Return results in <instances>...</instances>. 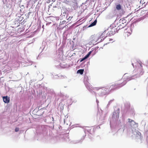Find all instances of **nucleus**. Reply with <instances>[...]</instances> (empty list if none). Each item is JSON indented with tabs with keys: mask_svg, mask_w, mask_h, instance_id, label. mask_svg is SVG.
I'll return each mask as SVG.
<instances>
[{
	"mask_svg": "<svg viewBox=\"0 0 148 148\" xmlns=\"http://www.w3.org/2000/svg\"><path fill=\"white\" fill-rule=\"evenodd\" d=\"M132 32V31L130 29H127L124 32V36L125 38H127L128 37L130 36Z\"/></svg>",
	"mask_w": 148,
	"mask_h": 148,
	"instance_id": "20e7f679",
	"label": "nucleus"
},
{
	"mask_svg": "<svg viewBox=\"0 0 148 148\" xmlns=\"http://www.w3.org/2000/svg\"><path fill=\"white\" fill-rule=\"evenodd\" d=\"M99 40V36L97 35H94L90 37V40L91 43H94Z\"/></svg>",
	"mask_w": 148,
	"mask_h": 148,
	"instance_id": "7ed1b4c3",
	"label": "nucleus"
},
{
	"mask_svg": "<svg viewBox=\"0 0 148 148\" xmlns=\"http://www.w3.org/2000/svg\"><path fill=\"white\" fill-rule=\"evenodd\" d=\"M86 59H85V58L84 57V58L82 59H81L80 60V62H82V61H84V60H85Z\"/></svg>",
	"mask_w": 148,
	"mask_h": 148,
	"instance_id": "dca6fc26",
	"label": "nucleus"
},
{
	"mask_svg": "<svg viewBox=\"0 0 148 148\" xmlns=\"http://www.w3.org/2000/svg\"><path fill=\"white\" fill-rule=\"evenodd\" d=\"M139 64H140V68H142L143 66H142V63H139Z\"/></svg>",
	"mask_w": 148,
	"mask_h": 148,
	"instance_id": "a211bd4d",
	"label": "nucleus"
},
{
	"mask_svg": "<svg viewBox=\"0 0 148 148\" xmlns=\"http://www.w3.org/2000/svg\"><path fill=\"white\" fill-rule=\"evenodd\" d=\"M3 101L5 103H8L10 102V98L7 96L3 97Z\"/></svg>",
	"mask_w": 148,
	"mask_h": 148,
	"instance_id": "0eeeda50",
	"label": "nucleus"
},
{
	"mask_svg": "<svg viewBox=\"0 0 148 148\" xmlns=\"http://www.w3.org/2000/svg\"><path fill=\"white\" fill-rule=\"evenodd\" d=\"M61 105H62V104L61 103H60L59 104V106H60Z\"/></svg>",
	"mask_w": 148,
	"mask_h": 148,
	"instance_id": "412c9836",
	"label": "nucleus"
},
{
	"mask_svg": "<svg viewBox=\"0 0 148 148\" xmlns=\"http://www.w3.org/2000/svg\"><path fill=\"white\" fill-rule=\"evenodd\" d=\"M119 26H120V29H122L124 27V26H121V24H120L118 27H119Z\"/></svg>",
	"mask_w": 148,
	"mask_h": 148,
	"instance_id": "2eb2a0df",
	"label": "nucleus"
},
{
	"mask_svg": "<svg viewBox=\"0 0 148 148\" xmlns=\"http://www.w3.org/2000/svg\"><path fill=\"white\" fill-rule=\"evenodd\" d=\"M89 56V55H88V54H87L85 56L84 58H85V59H87L88 57Z\"/></svg>",
	"mask_w": 148,
	"mask_h": 148,
	"instance_id": "f3484780",
	"label": "nucleus"
},
{
	"mask_svg": "<svg viewBox=\"0 0 148 148\" xmlns=\"http://www.w3.org/2000/svg\"><path fill=\"white\" fill-rule=\"evenodd\" d=\"M19 130V128L18 127H16L15 129V131L16 132H18Z\"/></svg>",
	"mask_w": 148,
	"mask_h": 148,
	"instance_id": "4468645a",
	"label": "nucleus"
},
{
	"mask_svg": "<svg viewBox=\"0 0 148 148\" xmlns=\"http://www.w3.org/2000/svg\"><path fill=\"white\" fill-rule=\"evenodd\" d=\"M127 83V81L123 80V78L120 82L117 83H115L112 85L110 87L109 89L110 91L114 90L117 88L122 87L125 85Z\"/></svg>",
	"mask_w": 148,
	"mask_h": 148,
	"instance_id": "f257e3e1",
	"label": "nucleus"
},
{
	"mask_svg": "<svg viewBox=\"0 0 148 148\" xmlns=\"http://www.w3.org/2000/svg\"><path fill=\"white\" fill-rule=\"evenodd\" d=\"M122 21L123 22H125V21H126L125 20H123Z\"/></svg>",
	"mask_w": 148,
	"mask_h": 148,
	"instance_id": "4be33fe9",
	"label": "nucleus"
},
{
	"mask_svg": "<svg viewBox=\"0 0 148 148\" xmlns=\"http://www.w3.org/2000/svg\"><path fill=\"white\" fill-rule=\"evenodd\" d=\"M116 9L118 10H119L121 9V5H117L116 6Z\"/></svg>",
	"mask_w": 148,
	"mask_h": 148,
	"instance_id": "9b49d317",
	"label": "nucleus"
},
{
	"mask_svg": "<svg viewBox=\"0 0 148 148\" xmlns=\"http://www.w3.org/2000/svg\"><path fill=\"white\" fill-rule=\"evenodd\" d=\"M106 35V32H103L102 34H101L100 36H98L99 40L100 39L99 42L102 41L103 40L106 38L108 36V35L107 36Z\"/></svg>",
	"mask_w": 148,
	"mask_h": 148,
	"instance_id": "39448f33",
	"label": "nucleus"
},
{
	"mask_svg": "<svg viewBox=\"0 0 148 148\" xmlns=\"http://www.w3.org/2000/svg\"><path fill=\"white\" fill-rule=\"evenodd\" d=\"M97 22V20H95L93 23L91 24L89 26V27H92L96 25Z\"/></svg>",
	"mask_w": 148,
	"mask_h": 148,
	"instance_id": "1a4fd4ad",
	"label": "nucleus"
},
{
	"mask_svg": "<svg viewBox=\"0 0 148 148\" xmlns=\"http://www.w3.org/2000/svg\"><path fill=\"white\" fill-rule=\"evenodd\" d=\"M103 91L101 92V94L102 95H105L107 94L106 90H103Z\"/></svg>",
	"mask_w": 148,
	"mask_h": 148,
	"instance_id": "f8f14e48",
	"label": "nucleus"
},
{
	"mask_svg": "<svg viewBox=\"0 0 148 148\" xmlns=\"http://www.w3.org/2000/svg\"><path fill=\"white\" fill-rule=\"evenodd\" d=\"M71 19V17H69V18H68V19Z\"/></svg>",
	"mask_w": 148,
	"mask_h": 148,
	"instance_id": "5701e85b",
	"label": "nucleus"
},
{
	"mask_svg": "<svg viewBox=\"0 0 148 148\" xmlns=\"http://www.w3.org/2000/svg\"><path fill=\"white\" fill-rule=\"evenodd\" d=\"M138 73L139 75H142L144 73V71L143 69L142 68H139L137 70Z\"/></svg>",
	"mask_w": 148,
	"mask_h": 148,
	"instance_id": "6e6552de",
	"label": "nucleus"
},
{
	"mask_svg": "<svg viewBox=\"0 0 148 148\" xmlns=\"http://www.w3.org/2000/svg\"><path fill=\"white\" fill-rule=\"evenodd\" d=\"M132 65H133V66H134V64L133 63H132Z\"/></svg>",
	"mask_w": 148,
	"mask_h": 148,
	"instance_id": "b1692460",
	"label": "nucleus"
},
{
	"mask_svg": "<svg viewBox=\"0 0 148 148\" xmlns=\"http://www.w3.org/2000/svg\"><path fill=\"white\" fill-rule=\"evenodd\" d=\"M91 51H90V52H89L88 53V55H89L91 53Z\"/></svg>",
	"mask_w": 148,
	"mask_h": 148,
	"instance_id": "aec40b11",
	"label": "nucleus"
},
{
	"mask_svg": "<svg viewBox=\"0 0 148 148\" xmlns=\"http://www.w3.org/2000/svg\"><path fill=\"white\" fill-rule=\"evenodd\" d=\"M120 26L118 27L117 28L116 27H114L111 29V30L109 31L108 33H107V35L108 37L112 35H113L116 33L118 32V30H119L120 29Z\"/></svg>",
	"mask_w": 148,
	"mask_h": 148,
	"instance_id": "f03ea898",
	"label": "nucleus"
},
{
	"mask_svg": "<svg viewBox=\"0 0 148 148\" xmlns=\"http://www.w3.org/2000/svg\"><path fill=\"white\" fill-rule=\"evenodd\" d=\"M108 39L110 41H112L113 40V39L112 38H109Z\"/></svg>",
	"mask_w": 148,
	"mask_h": 148,
	"instance_id": "6ab92c4d",
	"label": "nucleus"
},
{
	"mask_svg": "<svg viewBox=\"0 0 148 148\" xmlns=\"http://www.w3.org/2000/svg\"><path fill=\"white\" fill-rule=\"evenodd\" d=\"M129 122L130 123L131 126L134 127H137L138 124L134 122V121L130 119H129Z\"/></svg>",
	"mask_w": 148,
	"mask_h": 148,
	"instance_id": "423d86ee",
	"label": "nucleus"
},
{
	"mask_svg": "<svg viewBox=\"0 0 148 148\" xmlns=\"http://www.w3.org/2000/svg\"><path fill=\"white\" fill-rule=\"evenodd\" d=\"M101 88V87H95V89L96 90H98Z\"/></svg>",
	"mask_w": 148,
	"mask_h": 148,
	"instance_id": "ddd939ff",
	"label": "nucleus"
},
{
	"mask_svg": "<svg viewBox=\"0 0 148 148\" xmlns=\"http://www.w3.org/2000/svg\"><path fill=\"white\" fill-rule=\"evenodd\" d=\"M84 70L82 69H79L77 71V73H79L81 75L83 73Z\"/></svg>",
	"mask_w": 148,
	"mask_h": 148,
	"instance_id": "9d476101",
	"label": "nucleus"
}]
</instances>
